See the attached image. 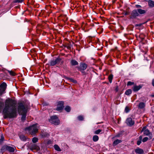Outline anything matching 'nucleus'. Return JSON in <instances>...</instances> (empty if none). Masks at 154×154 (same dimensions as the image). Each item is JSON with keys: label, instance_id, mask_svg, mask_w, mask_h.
Listing matches in <instances>:
<instances>
[{"label": "nucleus", "instance_id": "nucleus-1", "mask_svg": "<svg viewBox=\"0 0 154 154\" xmlns=\"http://www.w3.org/2000/svg\"><path fill=\"white\" fill-rule=\"evenodd\" d=\"M5 105L3 109V113L5 119L9 118L11 119L16 117L17 111L16 105V101L11 98H8L5 101Z\"/></svg>", "mask_w": 154, "mask_h": 154}, {"label": "nucleus", "instance_id": "nucleus-2", "mask_svg": "<svg viewBox=\"0 0 154 154\" xmlns=\"http://www.w3.org/2000/svg\"><path fill=\"white\" fill-rule=\"evenodd\" d=\"M17 110L19 113H20L22 115L21 120L23 122L26 119L27 111V106H25L23 102H19L18 103Z\"/></svg>", "mask_w": 154, "mask_h": 154}, {"label": "nucleus", "instance_id": "nucleus-3", "mask_svg": "<svg viewBox=\"0 0 154 154\" xmlns=\"http://www.w3.org/2000/svg\"><path fill=\"white\" fill-rule=\"evenodd\" d=\"M26 130L29 133L32 135H35L38 131L36 124H35L28 127L26 128Z\"/></svg>", "mask_w": 154, "mask_h": 154}, {"label": "nucleus", "instance_id": "nucleus-4", "mask_svg": "<svg viewBox=\"0 0 154 154\" xmlns=\"http://www.w3.org/2000/svg\"><path fill=\"white\" fill-rule=\"evenodd\" d=\"M88 67V65L85 63L82 62L80 63V66H76V67L78 69L79 71H80L82 73L85 74V72L84 70L86 69Z\"/></svg>", "mask_w": 154, "mask_h": 154}, {"label": "nucleus", "instance_id": "nucleus-5", "mask_svg": "<svg viewBox=\"0 0 154 154\" xmlns=\"http://www.w3.org/2000/svg\"><path fill=\"white\" fill-rule=\"evenodd\" d=\"M50 122L55 125H58L60 124V121L57 117L56 116H53L51 117L49 119Z\"/></svg>", "mask_w": 154, "mask_h": 154}, {"label": "nucleus", "instance_id": "nucleus-6", "mask_svg": "<svg viewBox=\"0 0 154 154\" xmlns=\"http://www.w3.org/2000/svg\"><path fill=\"white\" fill-rule=\"evenodd\" d=\"M14 148L9 146L7 145H5L3 146L1 149V151L2 152H4L6 151H8L10 152H14Z\"/></svg>", "mask_w": 154, "mask_h": 154}, {"label": "nucleus", "instance_id": "nucleus-7", "mask_svg": "<svg viewBox=\"0 0 154 154\" xmlns=\"http://www.w3.org/2000/svg\"><path fill=\"white\" fill-rule=\"evenodd\" d=\"M141 132H143V134L146 136H148L149 137V139H151L152 137V134L150 133L149 130L148 129L146 128V127H144L141 130Z\"/></svg>", "mask_w": 154, "mask_h": 154}, {"label": "nucleus", "instance_id": "nucleus-8", "mask_svg": "<svg viewBox=\"0 0 154 154\" xmlns=\"http://www.w3.org/2000/svg\"><path fill=\"white\" fill-rule=\"evenodd\" d=\"M125 123L128 125L129 126H131L133 125L134 123V121L133 116H131V117L128 118L126 120Z\"/></svg>", "mask_w": 154, "mask_h": 154}, {"label": "nucleus", "instance_id": "nucleus-9", "mask_svg": "<svg viewBox=\"0 0 154 154\" xmlns=\"http://www.w3.org/2000/svg\"><path fill=\"white\" fill-rule=\"evenodd\" d=\"M64 102L63 101L58 102L56 110L58 111H61L64 108Z\"/></svg>", "mask_w": 154, "mask_h": 154}, {"label": "nucleus", "instance_id": "nucleus-10", "mask_svg": "<svg viewBox=\"0 0 154 154\" xmlns=\"http://www.w3.org/2000/svg\"><path fill=\"white\" fill-rule=\"evenodd\" d=\"M58 19L60 20L61 22L63 23H67V21L68 18L65 15H60L58 17Z\"/></svg>", "mask_w": 154, "mask_h": 154}, {"label": "nucleus", "instance_id": "nucleus-11", "mask_svg": "<svg viewBox=\"0 0 154 154\" xmlns=\"http://www.w3.org/2000/svg\"><path fill=\"white\" fill-rule=\"evenodd\" d=\"M61 60V59L60 58H57L54 60H51L50 61V65L51 66H54L57 64H58L60 63Z\"/></svg>", "mask_w": 154, "mask_h": 154}, {"label": "nucleus", "instance_id": "nucleus-12", "mask_svg": "<svg viewBox=\"0 0 154 154\" xmlns=\"http://www.w3.org/2000/svg\"><path fill=\"white\" fill-rule=\"evenodd\" d=\"M29 149L32 151L35 150L38 151L40 149L39 147L35 144L32 145L30 147Z\"/></svg>", "mask_w": 154, "mask_h": 154}, {"label": "nucleus", "instance_id": "nucleus-13", "mask_svg": "<svg viewBox=\"0 0 154 154\" xmlns=\"http://www.w3.org/2000/svg\"><path fill=\"white\" fill-rule=\"evenodd\" d=\"M7 85L6 84L5 82H3L0 85V88L2 89H1L3 90V91H5Z\"/></svg>", "mask_w": 154, "mask_h": 154}, {"label": "nucleus", "instance_id": "nucleus-14", "mask_svg": "<svg viewBox=\"0 0 154 154\" xmlns=\"http://www.w3.org/2000/svg\"><path fill=\"white\" fill-rule=\"evenodd\" d=\"M135 18V10H133L130 16L129 19L131 21H134V19Z\"/></svg>", "mask_w": 154, "mask_h": 154}, {"label": "nucleus", "instance_id": "nucleus-15", "mask_svg": "<svg viewBox=\"0 0 154 154\" xmlns=\"http://www.w3.org/2000/svg\"><path fill=\"white\" fill-rule=\"evenodd\" d=\"M64 78L66 79H67L69 81V82H72L74 83H77V81L73 79L72 78L68 77H67L65 76Z\"/></svg>", "mask_w": 154, "mask_h": 154}, {"label": "nucleus", "instance_id": "nucleus-16", "mask_svg": "<svg viewBox=\"0 0 154 154\" xmlns=\"http://www.w3.org/2000/svg\"><path fill=\"white\" fill-rule=\"evenodd\" d=\"M135 152L138 154H142L144 152L143 150L138 147L135 149Z\"/></svg>", "mask_w": 154, "mask_h": 154}, {"label": "nucleus", "instance_id": "nucleus-17", "mask_svg": "<svg viewBox=\"0 0 154 154\" xmlns=\"http://www.w3.org/2000/svg\"><path fill=\"white\" fill-rule=\"evenodd\" d=\"M131 10L130 8H126L125 11H124L122 14H124L125 15H127L129 14Z\"/></svg>", "mask_w": 154, "mask_h": 154}, {"label": "nucleus", "instance_id": "nucleus-18", "mask_svg": "<svg viewBox=\"0 0 154 154\" xmlns=\"http://www.w3.org/2000/svg\"><path fill=\"white\" fill-rule=\"evenodd\" d=\"M70 63L72 66L78 65L79 64L77 61L74 59H72L71 60Z\"/></svg>", "mask_w": 154, "mask_h": 154}, {"label": "nucleus", "instance_id": "nucleus-19", "mask_svg": "<svg viewBox=\"0 0 154 154\" xmlns=\"http://www.w3.org/2000/svg\"><path fill=\"white\" fill-rule=\"evenodd\" d=\"M148 4L150 8L154 7V1L152 0H148Z\"/></svg>", "mask_w": 154, "mask_h": 154}, {"label": "nucleus", "instance_id": "nucleus-20", "mask_svg": "<svg viewBox=\"0 0 154 154\" xmlns=\"http://www.w3.org/2000/svg\"><path fill=\"white\" fill-rule=\"evenodd\" d=\"M4 105V102L2 99H0V112L3 108Z\"/></svg>", "mask_w": 154, "mask_h": 154}, {"label": "nucleus", "instance_id": "nucleus-21", "mask_svg": "<svg viewBox=\"0 0 154 154\" xmlns=\"http://www.w3.org/2000/svg\"><path fill=\"white\" fill-rule=\"evenodd\" d=\"M122 142V141L121 140L117 139L115 140L114 141L112 144V145L113 146H115L118 144L119 143H121Z\"/></svg>", "mask_w": 154, "mask_h": 154}, {"label": "nucleus", "instance_id": "nucleus-22", "mask_svg": "<svg viewBox=\"0 0 154 154\" xmlns=\"http://www.w3.org/2000/svg\"><path fill=\"white\" fill-rule=\"evenodd\" d=\"M137 11L140 14H144L146 12V11L145 10H142L141 9H138L137 10Z\"/></svg>", "mask_w": 154, "mask_h": 154}, {"label": "nucleus", "instance_id": "nucleus-23", "mask_svg": "<svg viewBox=\"0 0 154 154\" xmlns=\"http://www.w3.org/2000/svg\"><path fill=\"white\" fill-rule=\"evenodd\" d=\"M19 137L21 140L23 141H25L26 140L27 137L23 134L20 135L19 136Z\"/></svg>", "mask_w": 154, "mask_h": 154}, {"label": "nucleus", "instance_id": "nucleus-24", "mask_svg": "<svg viewBox=\"0 0 154 154\" xmlns=\"http://www.w3.org/2000/svg\"><path fill=\"white\" fill-rule=\"evenodd\" d=\"M143 137L142 136H140L138 140L137 141V144L138 145H139L141 143Z\"/></svg>", "mask_w": 154, "mask_h": 154}, {"label": "nucleus", "instance_id": "nucleus-25", "mask_svg": "<svg viewBox=\"0 0 154 154\" xmlns=\"http://www.w3.org/2000/svg\"><path fill=\"white\" fill-rule=\"evenodd\" d=\"M132 91L131 89L127 90L125 92V94L127 95H129L132 93Z\"/></svg>", "mask_w": 154, "mask_h": 154}, {"label": "nucleus", "instance_id": "nucleus-26", "mask_svg": "<svg viewBox=\"0 0 154 154\" xmlns=\"http://www.w3.org/2000/svg\"><path fill=\"white\" fill-rule=\"evenodd\" d=\"M113 78V75L111 74H110L109 76L108 77V79L109 82L110 83H112Z\"/></svg>", "mask_w": 154, "mask_h": 154}, {"label": "nucleus", "instance_id": "nucleus-27", "mask_svg": "<svg viewBox=\"0 0 154 154\" xmlns=\"http://www.w3.org/2000/svg\"><path fill=\"white\" fill-rule=\"evenodd\" d=\"M99 139V137L97 135H94L93 137V140L94 142L97 141Z\"/></svg>", "mask_w": 154, "mask_h": 154}, {"label": "nucleus", "instance_id": "nucleus-28", "mask_svg": "<svg viewBox=\"0 0 154 154\" xmlns=\"http://www.w3.org/2000/svg\"><path fill=\"white\" fill-rule=\"evenodd\" d=\"M143 86V85H140L138 86L135 85V91H137L142 88Z\"/></svg>", "mask_w": 154, "mask_h": 154}, {"label": "nucleus", "instance_id": "nucleus-29", "mask_svg": "<svg viewBox=\"0 0 154 154\" xmlns=\"http://www.w3.org/2000/svg\"><path fill=\"white\" fill-rule=\"evenodd\" d=\"M145 106V104L143 102L140 103L138 105L139 108L140 109L143 108Z\"/></svg>", "mask_w": 154, "mask_h": 154}, {"label": "nucleus", "instance_id": "nucleus-30", "mask_svg": "<svg viewBox=\"0 0 154 154\" xmlns=\"http://www.w3.org/2000/svg\"><path fill=\"white\" fill-rule=\"evenodd\" d=\"M8 71L9 73L12 76H14L17 75V74L16 73L12 70H8Z\"/></svg>", "mask_w": 154, "mask_h": 154}, {"label": "nucleus", "instance_id": "nucleus-31", "mask_svg": "<svg viewBox=\"0 0 154 154\" xmlns=\"http://www.w3.org/2000/svg\"><path fill=\"white\" fill-rule=\"evenodd\" d=\"M54 149L58 151H61V150L60 149V147H59V146L57 145H55L54 146Z\"/></svg>", "mask_w": 154, "mask_h": 154}, {"label": "nucleus", "instance_id": "nucleus-32", "mask_svg": "<svg viewBox=\"0 0 154 154\" xmlns=\"http://www.w3.org/2000/svg\"><path fill=\"white\" fill-rule=\"evenodd\" d=\"M4 140V137L2 134L1 136V138L0 139V144H2L3 141Z\"/></svg>", "mask_w": 154, "mask_h": 154}, {"label": "nucleus", "instance_id": "nucleus-33", "mask_svg": "<svg viewBox=\"0 0 154 154\" xmlns=\"http://www.w3.org/2000/svg\"><path fill=\"white\" fill-rule=\"evenodd\" d=\"M65 110L67 112H69L70 111L71 108L70 106H66L65 108Z\"/></svg>", "mask_w": 154, "mask_h": 154}, {"label": "nucleus", "instance_id": "nucleus-34", "mask_svg": "<svg viewBox=\"0 0 154 154\" xmlns=\"http://www.w3.org/2000/svg\"><path fill=\"white\" fill-rule=\"evenodd\" d=\"M38 140V139L37 137H34L32 139V141L33 143H36Z\"/></svg>", "mask_w": 154, "mask_h": 154}, {"label": "nucleus", "instance_id": "nucleus-35", "mask_svg": "<svg viewBox=\"0 0 154 154\" xmlns=\"http://www.w3.org/2000/svg\"><path fill=\"white\" fill-rule=\"evenodd\" d=\"M128 28L130 30H133L134 28V26L133 25H130L128 26Z\"/></svg>", "mask_w": 154, "mask_h": 154}, {"label": "nucleus", "instance_id": "nucleus-36", "mask_svg": "<svg viewBox=\"0 0 154 154\" xmlns=\"http://www.w3.org/2000/svg\"><path fill=\"white\" fill-rule=\"evenodd\" d=\"M102 131V130L100 129H99L95 131H94V133L95 134H100L101 131Z\"/></svg>", "mask_w": 154, "mask_h": 154}, {"label": "nucleus", "instance_id": "nucleus-37", "mask_svg": "<svg viewBox=\"0 0 154 154\" xmlns=\"http://www.w3.org/2000/svg\"><path fill=\"white\" fill-rule=\"evenodd\" d=\"M24 0H14L13 1L14 3H21Z\"/></svg>", "mask_w": 154, "mask_h": 154}, {"label": "nucleus", "instance_id": "nucleus-38", "mask_svg": "<svg viewBox=\"0 0 154 154\" xmlns=\"http://www.w3.org/2000/svg\"><path fill=\"white\" fill-rule=\"evenodd\" d=\"M130 110V108L128 106H126L125 109V112L126 113L128 112Z\"/></svg>", "mask_w": 154, "mask_h": 154}, {"label": "nucleus", "instance_id": "nucleus-39", "mask_svg": "<svg viewBox=\"0 0 154 154\" xmlns=\"http://www.w3.org/2000/svg\"><path fill=\"white\" fill-rule=\"evenodd\" d=\"M134 82H132L131 81L128 82L127 84V85L128 86H131L133 85H134Z\"/></svg>", "mask_w": 154, "mask_h": 154}, {"label": "nucleus", "instance_id": "nucleus-40", "mask_svg": "<svg viewBox=\"0 0 154 154\" xmlns=\"http://www.w3.org/2000/svg\"><path fill=\"white\" fill-rule=\"evenodd\" d=\"M78 119L80 121H82L83 120V117L81 116H80L78 117Z\"/></svg>", "mask_w": 154, "mask_h": 154}, {"label": "nucleus", "instance_id": "nucleus-41", "mask_svg": "<svg viewBox=\"0 0 154 154\" xmlns=\"http://www.w3.org/2000/svg\"><path fill=\"white\" fill-rule=\"evenodd\" d=\"M148 138L147 137H145L142 140V141L143 142H145L148 140Z\"/></svg>", "mask_w": 154, "mask_h": 154}, {"label": "nucleus", "instance_id": "nucleus-42", "mask_svg": "<svg viewBox=\"0 0 154 154\" xmlns=\"http://www.w3.org/2000/svg\"><path fill=\"white\" fill-rule=\"evenodd\" d=\"M40 134L42 137H46V134L45 133H43L42 132L41 133H40Z\"/></svg>", "mask_w": 154, "mask_h": 154}, {"label": "nucleus", "instance_id": "nucleus-43", "mask_svg": "<svg viewBox=\"0 0 154 154\" xmlns=\"http://www.w3.org/2000/svg\"><path fill=\"white\" fill-rule=\"evenodd\" d=\"M5 77L4 73H3L2 72V73H0V79L3 78Z\"/></svg>", "mask_w": 154, "mask_h": 154}, {"label": "nucleus", "instance_id": "nucleus-44", "mask_svg": "<svg viewBox=\"0 0 154 154\" xmlns=\"http://www.w3.org/2000/svg\"><path fill=\"white\" fill-rule=\"evenodd\" d=\"M1 89L0 88V96H1L5 92V91H3V90Z\"/></svg>", "mask_w": 154, "mask_h": 154}, {"label": "nucleus", "instance_id": "nucleus-45", "mask_svg": "<svg viewBox=\"0 0 154 154\" xmlns=\"http://www.w3.org/2000/svg\"><path fill=\"white\" fill-rule=\"evenodd\" d=\"M152 84L153 86H154V79H152Z\"/></svg>", "mask_w": 154, "mask_h": 154}, {"label": "nucleus", "instance_id": "nucleus-46", "mask_svg": "<svg viewBox=\"0 0 154 154\" xmlns=\"http://www.w3.org/2000/svg\"><path fill=\"white\" fill-rule=\"evenodd\" d=\"M119 90V89H118V86H116V88L115 89V91H116V92H118V91Z\"/></svg>", "mask_w": 154, "mask_h": 154}, {"label": "nucleus", "instance_id": "nucleus-47", "mask_svg": "<svg viewBox=\"0 0 154 154\" xmlns=\"http://www.w3.org/2000/svg\"><path fill=\"white\" fill-rule=\"evenodd\" d=\"M2 72L3 73H4L5 76L7 75V73L6 72H5V71H3Z\"/></svg>", "mask_w": 154, "mask_h": 154}, {"label": "nucleus", "instance_id": "nucleus-48", "mask_svg": "<svg viewBox=\"0 0 154 154\" xmlns=\"http://www.w3.org/2000/svg\"><path fill=\"white\" fill-rule=\"evenodd\" d=\"M135 6L137 8H140L141 7L140 5H136Z\"/></svg>", "mask_w": 154, "mask_h": 154}, {"label": "nucleus", "instance_id": "nucleus-49", "mask_svg": "<svg viewBox=\"0 0 154 154\" xmlns=\"http://www.w3.org/2000/svg\"><path fill=\"white\" fill-rule=\"evenodd\" d=\"M142 25V24H136V25H135V26H141Z\"/></svg>", "mask_w": 154, "mask_h": 154}, {"label": "nucleus", "instance_id": "nucleus-50", "mask_svg": "<svg viewBox=\"0 0 154 154\" xmlns=\"http://www.w3.org/2000/svg\"><path fill=\"white\" fill-rule=\"evenodd\" d=\"M135 16H138V14L137 13V12H135Z\"/></svg>", "mask_w": 154, "mask_h": 154}, {"label": "nucleus", "instance_id": "nucleus-51", "mask_svg": "<svg viewBox=\"0 0 154 154\" xmlns=\"http://www.w3.org/2000/svg\"><path fill=\"white\" fill-rule=\"evenodd\" d=\"M133 91H135V86H134L133 88Z\"/></svg>", "mask_w": 154, "mask_h": 154}, {"label": "nucleus", "instance_id": "nucleus-52", "mask_svg": "<svg viewBox=\"0 0 154 154\" xmlns=\"http://www.w3.org/2000/svg\"><path fill=\"white\" fill-rule=\"evenodd\" d=\"M67 48L68 49H69L70 48V47L69 46H68L67 47Z\"/></svg>", "mask_w": 154, "mask_h": 154}, {"label": "nucleus", "instance_id": "nucleus-53", "mask_svg": "<svg viewBox=\"0 0 154 154\" xmlns=\"http://www.w3.org/2000/svg\"><path fill=\"white\" fill-rule=\"evenodd\" d=\"M116 0H113V1H112V2H113V3H115V2H116Z\"/></svg>", "mask_w": 154, "mask_h": 154}, {"label": "nucleus", "instance_id": "nucleus-54", "mask_svg": "<svg viewBox=\"0 0 154 154\" xmlns=\"http://www.w3.org/2000/svg\"><path fill=\"white\" fill-rule=\"evenodd\" d=\"M129 62H131V59H129Z\"/></svg>", "mask_w": 154, "mask_h": 154}, {"label": "nucleus", "instance_id": "nucleus-55", "mask_svg": "<svg viewBox=\"0 0 154 154\" xmlns=\"http://www.w3.org/2000/svg\"><path fill=\"white\" fill-rule=\"evenodd\" d=\"M151 96L153 97H154V94L152 95Z\"/></svg>", "mask_w": 154, "mask_h": 154}, {"label": "nucleus", "instance_id": "nucleus-56", "mask_svg": "<svg viewBox=\"0 0 154 154\" xmlns=\"http://www.w3.org/2000/svg\"><path fill=\"white\" fill-rule=\"evenodd\" d=\"M153 49L152 48H151V51H152V50Z\"/></svg>", "mask_w": 154, "mask_h": 154}]
</instances>
